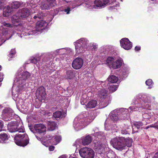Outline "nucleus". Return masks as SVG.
<instances>
[{"mask_svg":"<svg viewBox=\"0 0 158 158\" xmlns=\"http://www.w3.org/2000/svg\"><path fill=\"white\" fill-rule=\"evenodd\" d=\"M15 125L11 127L10 131L12 132L18 131L23 134H16L14 138L15 143L18 146L25 147L29 143V139L25 133V129L22 123L15 122Z\"/></svg>","mask_w":158,"mask_h":158,"instance_id":"nucleus-1","label":"nucleus"},{"mask_svg":"<svg viewBox=\"0 0 158 158\" xmlns=\"http://www.w3.org/2000/svg\"><path fill=\"white\" fill-rule=\"evenodd\" d=\"M124 137L117 136L111 139L110 143L114 148L118 150L122 151L124 149Z\"/></svg>","mask_w":158,"mask_h":158,"instance_id":"nucleus-2","label":"nucleus"},{"mask_svg":"<svg viewBox=\"0 0 158 158\" xmlns=\"http://www.w3.org/2000/svg\"><path fill=\"white\" fill-rule=\"evenodd\" d=\"M79 153L83 158H94V152L89 148H81L80 150Z\"/></svg>","mask_w":158,"mask_h":158,"instance_id":"nucleus-3","label":"nucleus"},{"mask_svg":"<svg viewBox=\"0 0 158 158\" xmlns=\"http://www.w3.org/2000/svg\"><path fill=\"white\" fill-rule=\"evenodd\" d=\"M86 40L84 38H81L77 41L78 43L77 45L75 46L76 52L79 54L84 52L86 46Z\"/></svg>","mask_w":158,"mask_h":158,"instance_id":"nucleus-4","label":"nucleus"},{"mask_svg":"<svg viewBox=\"0 0 158 158\" xmlns=\"http://www.w3.org/2000/svg\"><path fill=\"white\" fill-rule=\"evenodd\" d=\"M46 93L45 89L43 86L39 87L37 90L36 95L39 101L42 102L46 98Z\"/></svg>","mask_w":158,"mask_h":158,"instance_id":"nucleus-5","label":"nucleus"},{"mask_svg":"<svg viewBox=\"0 0 158 158\" xmlns=\"http://www.w3.org/2000/svg\"><path fill=\"white\" fill-rule=\"evenodd\" d=\"M120 45L122 48L126 50H129L132 47V43L129 40L126 38L122 39L120 40Z\"/></svg>","mask_w":158,"mask_h":158,"instance_id":"nucleus-6","label":"nucleus"},{"mask_svg":"<svg viewBox=\"0 0 158 158\" xmlns=\"http://www.w3.org/2000/svg\"><path fill=\"white\" fill-rule=\"evenodd\" d=\"M31 14L30 10L27 8H24L19 10L17 15L22 19H25L29 16Z\"/></svg>","mask_w":158,"mask_h":158,"instance_id":"nucleus-7","label":"nucleus"},{"mask_svg":"<svg viewBox=\"0 0 158 158\" xmlns=\"http://www.w3.org/2000/svg\"><path fill=\"white\" fill-rule=\"evenodd\" d=\"M83 64V60L81 58L77 57L73 60L72 63V66L75 69H78L82 67Z\"/></svg>","mask_w":158,"mask_h":158,"instance_id":"nucleus-8","label":"nucleus"},{"mask_svg":"<svg viewBox=\"0 0 158 158\" xmlns=\"http://www.w3.org/2000/svg\"><path fill=\"white\" fill-rule=\"evenodd\" d=\"M12 110L8 108H5L2 112L3 118L5 121H8L10 120V117L11 116L13 113Z\"/></svg>","mask_w":158,"mask_h":158,"instance_id":"nucleus-9","label":"nucleus"},{"mask_svg":"<svg viewBox=\"0 0 158 158\" xmlns=\"http://www.w3.org/2000/svg\"><path fill=\"white\" fill-rule=\"evenodd\" d=\"M34 128L37 132L40 134H43L44 135L45 133L46 127L45 126L41 124H35Z\"/></svg>","mask_w":158,"mask_h":158,"instance_id":"nucleus-10","label":"nucleus"},{"mask_svg":"<svg viewBox=\"0 0 158 158\" xmlns=\"http://www.w3.org/2000/svg\"><path fill=\"white\" fill-rule=\"evenodd\" d=\"M20 19H21L19 16L16 15H13L11 18V21L12 23L13 26H15L17 27L18 26H22V24L19 23L20 22Z\"/></svg>","mask_w":158,"mask_h":158,"instance_id":"nucleus-11","label":"nucleus"},{"mask_svg":"<svg viewBox=\"0 0 158 158\" xmlns=\"http://www.w3.org/2000/svg\"><path fill=\"white\" fill-rule=\"evenodd\" d=\"M110 0H95V6L97 7H102L110 3Z\"/></svg>","mask_w":158,"mask_h":158,"instance_id":"nucleus-12","label":"nucleus"},{"mask_svg":"<svg viewBox=\"0 0 158 158\" xmlns=\"http://www.w3.org/2000/svg\"><path fill=\"white\" fill-rule=\"evenodd\" d=\"M100 98L105 99L108 96V91L106 89H102L99 90L97 94Z\"/></svg>","mask_w":158,"mask_h":158,"instance_id":"nucleus-13","label":"nucleus"},{"mask_svg":"<svg viewBox=\"0 0 158 158\" xmlns=\"http://www.w3.org/2000/svg\"><path fill=\"white\" fill-rule=\"evenodd\" d=\"M122 65V61L120 60H117L116 61H114L111 68L115 69L120 68Z\"/></svg>","mask_w":158,"mask_h":158,"instance_id":"nucleus-14","label":"nucleus"},{"mask_svg":"<svg viewBox=\"0 0 158 158\" xmlns=\"http://www.w3.org/2000/svg\"><path fill=\"white\" fill-rule=\"evenodd\" d=\"M92 140L91 136L89 135H87L83 139L82 143L84 145H88L91 143Z\"/></svg>","mask_w":158,"mask_h":158,"instance_id":"nucleus-15","label":"nucleus"},{"mask_svg":"<svg viewBox=\"0 0 158 158\" xmlns=\"http://www.w3.org/2000/svg\"><path fill=\"white\" fill-rule=\"evenodd\" d=\"M97 104V102L96 100H92L88 102L86 106L87 108H93L95 107Z\"/></svg>","mask_w":158,"mask_h":158,"instance_id":"nucleus-16","label":"nucleus"},{"mask_svg":"<svg viewBox=\"0 0 158 158\" xmlns=\"http://www.w3.org/2000/svg\"><path fill=\"white\" fill-rule=\"evenodd\" d=\"M132 142L133 140L131 138L129 137L126 138H124V141H123V144L124 145V149L126 146L128 147H131Z\"/></svg>","mask_w":158,"mask_h":158,"instance_id":"nucleus-17","label":"nucleus"},{"mask_svg":"<svg viewBox=\"0 0 158 158\" xmlns=\"http://www.w3.org/2000/svg\"><path fill=\"white\" fill-rule=\"evenodd\" d=\"M56 124L54 122H49L48 123V130L50 131L54 130L56 127Z\"/></svg>","mask_w":158,"mask_h":158,"instance_id":"nucleus-18","label":"nucleus"},{"mask_svg":"<svg viewBox=\"0 0 158 158\" xmlns=\"http://www.w3.org/2000/svg\"><path fill=\"white\" fill-rule=\"evenodd\" d=\"M9 138V135L6 133L0 134V142H5V141L7 140Z\"/></svg>","mask_w":158,"mask_h":158,"instance_id":"nucleus-19","label":"nucleus"},{"mask_svg":"<svg viewBox=\"0 0 158 158\" xmlns=\"http://www.w3.org/2000/svg\"><path fill=\"white\" fill-rule=\"evenodd\" d=\"M30 73L26 71L22 73L21 76L19 77L21 80H25L30 76Z\"/></svg>","mask_w":158,"mask_h":158,"instance_id":"nucleus-20","label":"nucleus"},{"mask_svg":"<svg viewBox=\"0 0 158 158\" xmlns=\"http://www.w3.org/2000/svg\"><path fill=\"white\" fill-rule=\"evenodd\" d=\"M118 80V77L114 75L110 76L108 78V81L113 83H116Z\"/></svg>","mask_w":158,"mask_h":158,"instance_id":"nucleus-21","label":"nucleus"},{"mask_svg":"<svg viewBox=\"0 0 158 158\" xmlns=\"http://www.w3.org/2000/svg\"><path fill=\"white\" fill-rule=\"evenodd\" d=\"M11 10L10 9V7L7 6V8H4L3 9V15L5 17H7L9 15V14L10 13Z\"/></svg>","mask_w":158,"mask_h":158,"instance_id":"nucleus-22","label":"nucleus"},{"mask_svg":"<svg viewBox=\"0 0 158 158\" xmlns=\"http://www.w3.org/2000/svg\"><path fill=\"white\" fill-rule=\"evenodd\" d=\"M114 61V59L113 57H108L106 60V64L111 68L112 65Z\"/></svg>","mask_w":158,"mask_h":158,"instance_id":"nucleus-23","label":"nucleus"},{"mask_svg":"<svg viewBox=\"0 0 158 158\" xmlns=\"http://www.w3.org/2000/svg\"><path fill=\"white\" fill-rule=\"evenodd\" d=\"M50 7H51V6L47 3L42 4L40 7L42 10H46L49 9Z\"/></svg>","mask_w":158,"mask_h":158,"instance_id":"nucleus-24","label":"nucleus"},{"mask_svg":"<svg viewBox=\"0 0 158 158\" xmlns=\"http://www.w3.org/2000/svg\"><path fill=\"white\" fill-rule=\"evenodd\" d=\"M20 4L18 1H15L11 3V7L12 8L17 9L20 6Z\"/></svg>","mask_w":158,"mask_h":158,"instance_id":"nucleus-25","label":"nucleus"},{"mask_svg":"<svg viewBox=\"0 0 158 158\" xmlns=\"http://www.w3.org/2000/svg\"><path fill=\"white\" fill-rule=\"evenodd\" d=\"M47 25V23L43 20H41L40 22H38L36 23V25L39 28L42 27H44Z\"/></svg>","mask_w":158,"mask_h":158,"instance_id":"nucleus-26","label":"nucleus"},{"mask_svg":"<svg viewBox=\"0 0 158 158\" xmlns=\"http://www.w3.org/2000/svg\"><path fill=\"white\" fill-rule=\"evenodd\" d=\"M135 127H136L137 129H139L143 125V123L141 122H135L133 123Z\"/></svg>","mask_w":158,"mask_h":158,"instance_id":"nucleus-27","label":"nucleus"},{"mask_svg":"<svg viewBox=\"0 0 158 158\" xmlns=\"http://www.w3.org/2000/svg\"><path fill=\"white\" fill-rule=\"evenodd\" d=\"M40 58L39 57H32L30 60V63L36 64L40 60Z\"/></svg>","mask_w":158,"mask_h":158,"instance_id":"nucleus-28","label":"nucleus"},{"mask_svg":"<svg viewBox=\"0 0 158 158\" xmlns=\"http://www.w3.org/2000/svg\"><path fill=\"white\" fill-rule=\"evenodd\" d=\"M116 155L113 152H109L107 154V158H115Z\"/></svg>","mask_w":158,"mask_h":158,"instance_id":"nucleus-29","label":"nucleus"},{"mask_svg":"<svg viewBox=\"0 0 158 158\" xmlns=\"http://www.w3.org/2000/svg\"><path fill=\"white\" fill-rule=\"evenodd\" d=\"M118 86L116 85H111L110 86L109 88V91L111 92H113L115 91L118 88Z\"/></svg>","mask_w":158,"mask_h":158,"instance_id":"nucleus-30","label":"nucleus"},{"mask_svg":"<svg viewBox=\"0 0 158 158\" xmlns=\"http://www.w3.org/2000/svg\"><path fill=\"white\" fill-rule=\"evenodd\" d=\"M62 115V113L60 111H57L53 113V116L56 118H60Z\"/></svg>","mask_w":158,"mask_h":158,"instance_id":"nucleus-31","label":"nucleus"},{"mask_svg":"<svg viewBox=\"0 0 158 158\" xmlns=\"http://www.w3.org/2000/svg\"><path fill=\"white\" fill-rule=\"evenodd\" d=\"M46 1L52 7L54 6L56 4L55 0H46Z\"/></svg>","mask_w":158,"mask_h":158,"instance_id":"nucleus-32","label":"nucleus"},{"mask_svg":"<svg viewBox=\"0 0 158 158\" xmlns=\"http://www.w3.org/2000/svg\"><path fill=\"white\" fill-rule=\"evenodd\" d=\"M111 118L114 121H116L118 119V114H114L110 116Z\"/></svg>","mask_w":158,"mask_h":158,"instance_id":"nucleus-33","label":"nucleus"},{"mask_svg":"<svg viewBox=\"0 0 158 158\" xmlns=\"http://www.w3.org/2000/svg\"><path fill=\"white\" fill-rule=\"evenodd\" d=\"M15 53L16 52L15 49H12L10 51L8 56L10 57H12L15 55Z\"/></svg>","mask_w":158,"mask_h":158,"instance_id":"nucleus-34","label":"nucleus"},{"mask_svg":"<svg viewBox=\"0 0 158 158\" xmlns=\"http://www.w3.org/2000/svg\"><path fill=\"white\" fill-rule=\"evenodd\" d=\"M153 83L151 79L147 80L145 82V83L148 86L151 85Z\"/></svg>","mask_w":158,"mask_h":158,"instance_id":"nucleus-35","label":"nucleus"},{"mask_svg":"<svg viewBox=\"0 0 158 158\" xmlns=\"http://www.w3.org/2000/svg\"><path fill=\"white\" fill-rule=\"evenodd\" d=\"M3 26L5 27H13V25L10 24L9 23H7L6 22H4L3 23Z\"/></svg>","mask_w":158,"mask_h":158,"instance_id":"nucleus-36","label":"nucleus"},{"mask_svg":"<svg viewBox=\"0 0 158 158\" xmlns=\"http://www.w3.org/2000/svg\"><path fill=\"white\" fill-rule=\"evenodd\" d=\"M121 133L122 134H129V132L126 129H123L121 131Z\"/></svg>","mask_w":158,"mask_h":158,"instance_id":"nucleus-37","label":"nucleus"},{"mask_svg":"<svg viewBox=\"0 0 158 158\" xmlns=\"http://www.w3.org/2000/svg\"><path fill=\"white\" fill-rule=\"evenodd\" d=\"M3 126V122L2 121H0V131L2 130V129Z\"/></svg>","mask_w":158,"mask_h":158,"instance_id":"nucleus-38","label":"nucleus"},{"mask_svg":"<svg viewBox=\"0 0 158 158\" xmlns=\"http://www.w3.org/2000/svg\"><path fill=\"white\" fill-rule=\"evenodd\" d=\"M55 148V147L53 146H51L49 147V150L50 151H53Z\"/></svg>","mask_w":158,"mask_h":158,"instance_id":"nucleus-39","label":"nucleus"},{"mask_svg":"<svg viewBox=\"0 0 158 158\" xmlns=\"http://www.w3.org/2000/svg\"><path fill=\"white\" fill-rule=\"evenodd\" d=\"M70 11V9L69 8H68L67 9H64V11L67 14H69Z\"/></svg>","mask_w":158,"mask_h":158,"instance_id":"nucleus-40","label":"nucleus"},{"mask_svg":"<svg viewBox=\"0 0 158 158\" xmlns=\"http://www.w3.org/2000/svg\"><path fill=\"white\" fill-rule=\"evenodd\" d=\"M55 139L56 141L59 142L60 141V137L59 136H56L55 138Z\"/></svg>","mask_w":158,"mask_h":158,"instance_id":"nucleus-41","label":"nucleus"},{"mask_svg":"<svg viewBox=\"0 0 158 158\" xmlns=\"http://www.w3.org/2000/svg\"><path fill=\"white\" fill-rule=\"evenodd\" d=\"M104 149H105V148H104V147H103L102 148H99V149L101 150V151H100V153H102V152H103V151L105 150Z\"/></svg>","mask_w":158,"mask_h":158,"instance_id":"nucleus-42","label":"nucleus"},{"mask_svg":"<svg viewBox=\"0 0 158 158\" xmlns=\"http://www.w3.org/2000/svg\"><path fill=\"white\" fill-rule=\"evenodd\" d=\"M135 50L136 51H139L140 50V47L139 46H136L135 47Z\"/></svg>","mask_w":158,"mask_h":158,"instance_id":"nucleus-43","label":"nucleus"},{"mask_svg":"<svg viewBox=\"0 0 158 158\" xmlns=\"http://www.w3.org/2000/svg\"><path fill=\"white\" fill-rule=\"evenodd\" d=\"M153 158H158V151L155 154Z\"/></svg>","mask_w":158,"mask_h":158,"instance_id":"nucleus-44","label":"nucleus"},{"mask_svg":"<svg viewBox=\"0 0 158 158\" xmlns=\"http://www.w3.org/2000/svg\"><path fill=\"white\" fill-rule=\"evenodd\" d=\"M3 79V76L2 74L0 73V82H1Z\"/></svg>","mask_w":158,"mask_h":158,"instance_id":"nucleus-45","label":"nucleus"},{"mask_svg":"<svg viewBox=\"0 0 158 158\" xmlns=\"http://www.w3.org/2000/svg\"><path fill=\"white\" fill-rule=\"evenodd\" d=\"M33 18L34 19H36L37 18H38L39 19H41V17L40 16H39L38 15H37H37H35V16Z\"/></svg>","mask_w":158,"mask_h":158,"instance_id":"nucleus-46","label":"nucleus"},{"mask_svg":"<svg viewBox=\"0 0 158 158\" xmlns=\"http://www.w3.org/2000/svg\"><path fill=\"white\" fill-rule=\"evenodd\" d=\"M2 4V2L0 1V9H1L3 7Z\"/></svg>","mask_w":158,"mask_h":158,"instance_id":"nucleus-47","label":"nucleus"},{"mask_svg":"<svg viewBox=\"0 0 158 158\" xmlns=\"http://www.w3.org/2000/svg\"><path fill=\"white\" fill-rule=\"evenodd\" d=\"M150 127H154V125L152 124L149 125Z\"/></svg>","mask_w":158,"mask_h":158,"instance_id":"nucleus-48","label":"nucleus"},{"mask_svg":"<svg viewBox=\"0 0 158 158\" xmlns=\"http://www.w3.org/2000/svg\"><path fill=\"white\" fill-rule=\"evenodd\" d=\"M43 144L46 147H48V144H47V143H45V142L43 143Z\"/></svg>","mask_w":158,"mask_h":158,"instance_id":"nucleus-49","label":"nucleus"},{"mask_svg":"<svg viewBox=\"0 0 158 158\" xmlns=\"http://www.w3.org/2000/svg\"><path fill=\"white\" fill-rule=\"evenodd\" d=\"M148 115V114H143V117L145 118V117H146V115Z\"/></svg>","mask_w":158,"mask_h":158,"instance_id":"nucleus-50","label":"nucleus"},{"mask_svg":"<svg viewBox=\"0 0 158 158\" xmlns=\"http://www.w3.org/2000/svg\"><path fill=\"white\" fill-rule=\"evenodd\" d=\"M149 127H150V126L149 125V126H148L146 127V128H145V129H148V128H149Z\"/></svg>","mask_w":158,"mask_h":158,"instance_id":"nucleus-51","label":"nucleus"},{"mask_svg":"<svg viewBox=\"0 0 158 158\" xmlns=\"http://www.w3.org/2000/svg\"><path fill=\"white\" fill-rule=\"evenodd\" d=\"M154 128H156L157 129H158V125H156V126H154Z\"/></svg>","mask_w":158,"mask_h":158,"instance_id":"nucleus-52","label":"nucleus"},{"mask_svg":"<svg viewBox=\"0 0 158 158\" xmlns=\"http://www.w3.org/2000/svg\"><path fill=\"white\" fill-rule=\"evenodd\" d=\"M2 66L1 65H0V71L1 70Z\"/></svg>","mask_w":158,"mask_h":158,"instance_id":"nucleus-53","label":"nucleus"},{"mask_svg":"<svg viewBox=\"0 0 158 158\" xmlns=\"http://www.w3.org/2000/svg\"><path fill=\"white\" fill-rule=\"evenodd\" d=\"M59 158H64L63 157H60Z\"/></svg>","mask_w":158,"mask_h":158,"instance_id":"nucleus-54","label":"nucleus"},{"mask_svg":"<svg viewBox=\"0 0 158 158\" xmlns=\"http://www.w3.org/2000/svg\"><path fill=\"white\" fill-rule=\"evenodd\" d=\"M72 158H76L73 157H72Z\"/></svg>","mask_w":158,"mask_h":158,"instance_id":"nucleus-55","label":"nucleus"},{"mask_svg":"<svg viewBox=\"0 0 158 158\" xmlns=\"http://www.w3.org/2000/svg\"><path fill=\"white\" fill-rule=\"evenodd\" d=\"M57 143L55 144H54L56 145Z\"/></svg>","mask_w":158,"mask_h":158,"instance_id":"nucleus-56","label":"nucleus"}]
</instances>
